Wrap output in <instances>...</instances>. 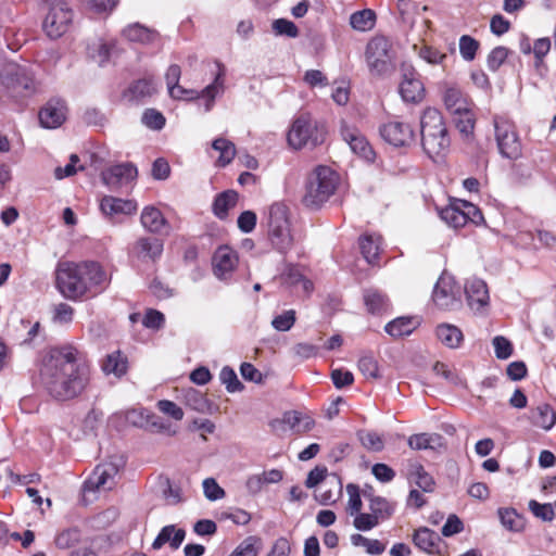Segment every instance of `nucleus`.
Listing matches in <instances>:
<instances>
[{"instance_id":"f257e3e1","label":"nucleus","mask_w":556,"mask_h":556,"mask_svg":"<svg viewBox=\"0 0 556 556\" xmlns=\"http://www.w3.org/2000/svg\"><path fill=\"white\" fill-rule=\"evenodd\" d=\"M77 350L71 345L56 348L45 357L40 369L46 391L56 401H70L83 393L89 383V367L77 359Z\"/></svg>"},{"instance_id":"f03ea898","label":"nucleus","mask_w":556,"mask_h":556,"mask_svg":"<svg viewBox=\"0 0 556 556\" xmlns=\"http://www.w3.org/2000/svg\"><path fill=\"white\" fill-rule=\"evenodd\" d=\"M56 288L68 300L94 296L105 289L110 277L103 267L94 261L60 262L55 270Z\"/></svg>"},{"instance_id":"7ed1b4c3","label":"nucleus","mask_w":556,"mask_h":556,"mask_svg":"<svg viewBox=\"0 0 556 556\" xmlns=\"http://www.w3.org/2000/svg\"><path fill=\"white\" fill-rule=\"evenodd\" d=\"M38 84L31 70L8 63L0 71V101L20 102L37 92Z\"/></svg>"},{"instance_id":"20e7f679","label":"nucleus","mask_w":556,"mask_h":556,"mask_svg":"<svg viewBox=\"0 0 556 556\" xmlns=\"http://www.w3.org/2000/svg\"><path fill=\"white\" fill-rule=\"evenodd\" d=\"M421 146L426 154L433 159L444 154L451 144L446 124L441 112L427 108L420 117Z\"/></svg>"},{"instance_id":"39448f33","label":"nucleus","mask_w":556,"mask_h":556,"mask_svg":"<svg viewBox=\"0 0 556 556\" xmlns=\"http://www.w3.org/2000/svg\"><path fill=\"white\" fill-rule=\"evenodd\" d=\"M267 237L274 250L287 254L294 245L295 239L291 230L288 207L276 202L268 208L266 215Z\"/></svg>"},{"instance_id":"423d86ee","label":"nucleus","mask_w":556,"mask_h":556,"mask_svg":"<svg viewBox=\"0 0 556 556\" xmlns=\"http://www.w3.org/2000/svg\"><path fill=\"white\" fill-rule=\"evenodd\" d=\"M339 177L328 166H317L307 177L303 202L308 207L318 208L334 193Z\"/></svg>"},{"instance_id":"0eeeda50","label":"nucleus","mask_w":556,"mask_h":556,"mask_svg":"<svg viewBox=\"0 0 556 556\" xmlns=\"http://www.w3.org/2000/svg\"><path fill=\"white\" fill-rule=\"evenodd\" d=\"M288 143L295 150L304 147L315 148L326 139V129L309 115L296 117L288 132Z\"/></svg>"},{"instance_id":"6e6552de","label":"nucleus","mask_w":556,"mask_h":556,"mask_svg":"<svg viewBox=\"0 0 556 556\" xmlns=\"http://www.w3.org/2000/svg\"><path fill=\"white\" fill-rule=\"evenodd\" d=\"M365 58L374 76H387L394 71V51L388 37H372L367 43Z\"/></svg>"},{"instance_id":"1a4fd4ad","label":"nucleus","mask_w":556,"mask_h":556,"mask_svg":"<svg viewBox=\"0 0 556 556\" xmlns=\"http://www.w3.org/2000/svg\"><path fill=\"white\" fill-rule=\"evenodd\" d=\"M495 140L502 157L516 161L522 156V143L513 121L504 116L493 118Z\"/></svg>"},{"instance_id":"9d476101","label":"nucleus","mask_w":556,"mask_h":556,"mask_svg":"<svg viewBox=\"0 0 556 556\" xmlns=\"http://www.w3.org/2000/svg\"><path fill=\"white\" fill-rule=\"evenodd\" d=\"M216 66L218 72L215 75V78L212 84L206 86L200 93L193 89H186L179 86V83L175 85V90L173 94H169L170 98L176 100L188 99L192 100L199 97H203L206 99L205 101V112L211 111L214 104V100L217 96L222 94L225 89V74L226 68L220 62H216Z\"/></svg>"},{"instance_id":"9b49d317","label":"nucleus","mask_w":556,"mask_h":556,"mask_svg":"<svg viewBox=\"0 0 556 556\" xmlns=\"http://www.w3.org/2000/svg\"><path fill=\"white\" fill-rule=\"evenodd\" d=\"M432 300L440 309L456 311L462 307V287L453 276L443 273L434 286Z\"/></svg>"},{"instance_id":"f8f14e48","label":"nucleus","mask_w":556,"mask_h":556,"mask_svg":"<svg viewBox=\"0 0 556 556\" xmlns=\"http://www.w3.org/2000/svg\"><path fill=\"white\" fill-rule=\"evenodd\" d=\"M123 462L121 458L111 457L99 464L91 476L85 481V491L110 490L114 485V478L118 473Z\"/></svg>"},{"instance_id":"ddd939ff","label":"nucleus","mask_w":556,"mask_h":556,"mask_svg":"<svg viewBox=\"0 0 556 556\" xmlns=\"http://www.w3.org/2000/svg\"><path fill=\"white\" fill-rule=\"evenodd\" d=\"M159 91L153 76L136 79L123 91L122 99L129 105H142Z\"/></svg>"},{"instance_id":"4468645a","label":"nucleus","mask_w":556,"mask_h":556,"mask_svg":"<svg viewBox=\"0 0 556 556\" xmlns=\"http://www.w3.org/2000/svg\"><path fill=\"white\" fill-rule=\"evenodd\" d=\"M73 16L74 13L66 2L52 7L42 23L46 35H65L70 30Z\"/></svg>"},{"instance_id":"2eb2a0df","label":"nucleus","mask_w":556,"mask_h":556,"mask_svg":"<svg viewBox=\"0 0 556 556\" xmlns=\"http://www.w3.org/2000/svg\"><path fill=\"white\" fill-rule=\"evenodd\" d=\"M342 139L350 146L351 150L366 161H374L375 152L365 136L353 125L342 121L340 126Z\"/></svg>"},{"instance_id":"dca6fc26","label":"nucleus","mask_w":556,"mask_h":556,"mask_svg":"<svg viewBox=\"0 0 556 556\" xmlns=\"http://www.w3.org/2000/svg\"><path fill=\"white\" fill-rule=\"evenodd\" d=\"M379 134L386 142L394 147H405L414 140V129L412 126L400 121H390L382 124L379 128Z\"/></svg>"},{"instance_id":"f3484780","label":"nucleus","mask_w":556,"mask_h":556,"mask_svg":"<svg viewBox=\"0 0 556 556\" xmlns=\"http://www.w3.org/2000/svg\"><path fill=\"white\" fill-rule=\"evenodd\" d=\"M41 127L53 129L60 127L66 118V104L60 98L50 99L39 111Z\"/></svg>"},{"instance_id":"a211bd4d","label":"nucleus","mask_w":556,"mask_h":556,"mask_svg":"<svg viewBox=\"0 0 556 556\" xmlns=\"http://www.w3.org/2000/svg\"><path fill=\"white\" fill-rule=\"evenodd\" d=\"M137 168L131 163L113 165L102 172L103 182L111 189H118L136 179Z\"/></svg>"},{"instance_id":"6ab92c4d","label":"nucleus","mask_w":556,"mask_h":556,"mask_svg":"<svg viewBox=\"0 0 556 556\" xmlns=\"http://www.w3.org/2000/svg\"><path fill=\"white\" fill-rule=\"evenodd\" d=\"M464 291L466 294L468 306L472 311H480L489 303V290L486 283L479 278L468 279L465 283Z\"/></svg>"},{"instance_id":"aec40b11","label":"nucleus","mask_w":556,"mask_h":556,"mask_svg":"<svg viewBox=\"0 0 556 556\" xmlns=\"http://www.w3.org/2000/svg\"><path fill=\"white\" fill-rule=\"evenodd\" d=\"M238 255L229 247H220L213 255V270L218 279H227L236 268Z\"/></svg>"},{"instance_id":"412c9836","label":"nucleus","mask_w":556,"mask_h":556,"mask_svg":"<svg viewBox=\"0 0 556 556\" xmlns=\"http://www.w3.org/2000/svg\"><path fill=\"white\" fill-rule=\"evenodd\" d=\"M101 212L108 217L116 215H130L137 211V203L132 200H124L111 195H105L100 202Z\"/></svg>"},{"instance_id":"4be33fe9","label":"nucleus","mask_w":556,"mask_h":556,"mask_svg":"<svg viewBox=\"0 0 556 556\" xmlns=\"http://www.w3.org/2000/svg\"><path fill=\"white\" fill-rule=\"evenodd\" d=\"M424 85L414 72L405 73L400 84V93L405 102L417 103L424 98Z\"/></svg>"},{"instance_id":"5701e85b","label":"nucleus","mask_w":556,"mask_h":556,"mask_svg":"<svg viewBox=\"0 0 556 556\" xmlns=\"http://www.w3.org/2000/svg\"><path fill=\"white\" fill-rule=\"evenodd\" d=\"M87 53L99 65H103L114 53L113 40L110 37H92L87 45Z\"/></svg>"},{"instance_id":"b1692460","label":"nucleus","mask_w":556,"mask_h":556,"mask_svg":"<svg viewBox=\"0 0 556 556\" xmlns=\"http://www.w3.org/2000/svg\"><path fill=\"white\" fill-rule=\"evenodd\" d=\"M443 102L446 110L456 115L471 109V103L464 92L457 87H447L443 94Z\"/></svg>"},{"instance_id":"393cba45","label":"nucleus","mask_w":556,"mask_h":556,"mask_svg":"<svg viewBox=\"0 0 556 556\" xmlns=\"http://www.w3.org/2000/svg\"><path fill=\"white\" fill-rule=\"evenodd\" d=\"M407 479L414 482L424 492L430 493L434 491L435 482L433 477L427 472L424 466L418 462H410L408 464Z\"/></svg>"},{"instance_id":"a878e982","label":"nucleus","mask_w":556,"mask_h":556,"mask_svg":"<svg viewBox=\"0 0 556 556\" xmlns=\"http://www.w3.org/2000/svg\"><path fill=\"white\" fill-rule=\"evenodd\" d=\"M531 424L543 430H551L556 424V412L546 403H542L530 409Z\"/></svg>"},{"instance_id":"bb28decb","label":"nucleus","mask_w":556,"mask_h":556,"mask_svg":"<svg viewBox=\"0 0 556 556\" xmlns=\"http://www.w3.org/2000/svg\"><path fill=\"white\" fill-rule=\"evenodd\" d=\"M440 541V535L435 531L427 527H421L417 529L413 535V542L416 545V547L428 554H433L438 552Z\"/></svg>"},{"instance_id":"cd10ccee","label":"nucleus","mask_w":556,"mask_h":556,"mask_svg":"<svg viewBox=\"0 0 556 556\" xmlns=\"http://www.w3.org/2000/svg\"><path fill=\"white\" fill-rule=\"evenodd\" d=\"M185 536L186 531L184 529H177L174 525L165 526L153 541L152 547L160 549L165 543H169L173 549H177L185 540Z\"/></svg>"},{"instance_id":"c85d7f7f","label":"nucleus","mask_w":556,"mask_h":556,"mask_svg":"<svg viewBox=\"0 0 556 556\" xmlns=\"http://www.w3.org/2000/svg\"><path fill=\"white\" fill-rule=\"evenodd\" d=\"M463 200L454 199L447 206L439 212L441 219L452 228H460L467 224V219L464 216V207L460 206Z\"/></svg>"},{"instance_id":"c756f323","label":"nucleus","mask_w":556,"mask_h":556,"mask_svg":"<svg viewBox=\"0 0 556 556\" xmlns=\"http://www.w3.org/2000/svg\"><path fill=\"white\" fill-rule=\"evenodd\" d=\"M520 50L525 54H530L533 52L535 58L534 66L536 70H540V67L543 65L544 56L551 50V40L548 37H541L534 41L533 46H531L529 40L525 38L520 42Z\"/></svg>"},{"instance_id":"7c9ffc66","label":"nucleus","mask_w":556,"mask_h":556,"mask_svg":"<svg viewBox=\"0 0 556 556\" xmlns=\"http://www.w3.org/2000/svg\"><path fill=\"white\" fill-rule=\"evenodd\" d=\"M105 375H114L116 378L123 377L128 369V359L121 351L108 354L101 366Z\"/></svg>"},{"instance_id":"2f4dec72","label":"nucleus","mask_w":556,"mask_h":556,"mask_svg":"<svg viewBox=\"0 0 556 556\" xmlns=\"http://www.w3.org/2000/svg\"><path fill=\"white\" fill-rule=\"evenodd\" d=\"M140 220L148 231L154 233H161L167 224L162 212L154 206H146L142 210Z\"/></svg>"},{"instance_id":"473e14b6","label":"nucleus","mask_w":556,"mask_h":556,"mask_svg":"<svg viewBox=\"0 0 556 556\" xmlns=\"http://www.w3.org/2000/svg\"><path fill=\"white\" fill-rule=\"evenodd\" d=\"M137 250L142 261L155 262L163 252V242L157 238H140L137 241Z\"/></svg>"},{"instance_id":"72a5a7b5","label":"nucleus","mask_w":556,"mask_h":556,"mask_svg":"<svg viewBox=\"0 0 556 556\" xmlns=\"http://www.w3.org/2000/svg\"><path fill=\"white\" fill-rule=\"evenodd\" d=\"M498 518L502 526L511 532H521L526 527V518L518 514L515 508H498Z\"/></svg>"},{"instance_id":"f704fd0d","label":"nucleus","mask_w":556,"mask_h":556,"mask_svg":"<svg viewBox=\"0 0 556 556\" xmlns=\"http://www.w3.org/2000/svg\"><path fill=\"white\" fill-rule=\"evenodd\" d=\"M438 339L447 348L456 349L460 345L464 336L462 330L450 324H442L437 327Z\"/></svg>"},{"instance_id":"c9c22d12","label":"nucleus","mask_w":556,"mask_h":556,"mask_svg":"<svg viewBox=\"0 0 556 556\" xmlns=\"http://www.w3.org/2000/svg\"><path fill=\"white\" fill-rule=\"evenodd\" d=\"M377 15L371 9H363L350 16V25L356 31H369L376 24Z\"/></svg>"},{"instance_id":"e433bc0d","label":"nucleus","mask_w":556,"mask_h":556,"mask_svg":"<svg viewBox=\"0 0 556 556\" xmlns=\"http://www.w3.org/2000/svg\"><path fill=\"white\" fill-rule=\"evenodd\" d=\"M417 327V323L412 317H397L388 323L384 330L393 338H400L410 334Z\"/></svg>"},{"instance_id":"4c0bfd02","label":"nucleus","mask_w":556,"mask_h":556,"mask_svg":"<svg viewBox=\"0 0 556 556\" xmlns=\"http://www.w3.org/2000/svg\"><path fill=\"white\" fill-rule=\"evenodd\" d=\"M283 422L298 433L307 432L314 427V420L309 416L296 410L285 413Z\"/></svg>"},{"instance_id":"58836bf2","label":"nucleus","mask_w":556,"mask_h":556,"mask_svg":"<svg viewBox=\"0 0 556 556\" xmlns=\"http://www.w3.org/2000/svg\"><path fill=\"white\" fill-rule=\"evenodd\" d=\"M238 200V193L232 190L219 193L213 202L214 214L223 219L227 216L230 207L235 206Z\"/></svg>"},{"instance_id":"ea45409f","label":"nucleus","mask_w":556,"mask_h":556,"mask_svg":"<svg viewBox=\"0 0 556 556\" xmlns=\"http://www.w3.org/2000/svg\"><path fill=\"white\" fill-rule=\"evenodd\" d=\"M364 302L368 312L372 314H380L387 311L389 306L388 298L376 289L365 290Z\"/></svg>"},{"instance_id":"a19ab883","label":"nucleus","mask_w":556,"mask_h":556,"mask_svg":"<svg viewBox=\"0 0 556 556\" xmlns=\"http://www.w3.org/2000/svg\"><path fill=\"white\" fill-rule=\"evenodd\" d=\"M212 148L215 151L219 152V157L217 159V164L222 167L228 165L236 156L235 144L225 138L215 139L212 142Z\"/></svg>"},{"instance_id":"79ce46f5","label":"nucleus","mask_w":556,"mask_h":556,"mask_svg":"<svg viewBox=\"0 0 556 556\" xmlns=\"http://www.w3.org/2000/svg\"><path fill=\"white\" fill-rule=\"evenodd\" d=\"M359 249L367 263L372 264L379 255V237L375 238L371 235L361 237Z\"/></svg>"},{"instance_id":"37998d69","label":"nucleus","mask_w":556,"mask_h":556,"mask_svg":"<svg viewBox=\"0 0 556 556\" xmlns=\"http://www.w3.org/2000/svg\"><path fill=\"white\" fill-rule=\"evenodd\" d=\"M369 509L378 520L388 519L394 511L393 505L381 496H371L369 498Z\"/></svg>"},{"instance_id":"c03bdc74","label":"nucleus","mask_w":556,"mask_h":556,"mask_svg":"<svg viewBox=\"0 0 556 556\" xmlns=\"http://www.w3.org/2000/svg\"><path fill=\"white\" fill-rule=\"evenodd\" d=\"M528 508L535 518L543 522H552L555 519V510L552 503L542 504L535 500H530Z\"/></svg>"},{"instance_id":"a18cd8bd","label":"nucleus","mask_w":556,"mask_h":556,"mask_svg":"<svg viewBox=\"0 0 556 556\" xmlns=\"http://www.w3.org/2000/svg\"><path fill=\"white\" fill-rule=\"evenodd\" d=\"M351 543L354 546H363L366 548V552L370 555H380L384 552L386 546L378 540H372L365 538L359 533H355L351 535Z\"/></svg>"},{"instance_id":"49530a36","label":"nucleus","mask_w":556,"mask_h":556,"mask_svg":"<svg viewBox=\"0 0 556 556\" xmlns=\"http://www.w3.org/2000/svg\"><path fill=\"white\" fill-rule=\"evenodd\" d=\"M440 439L441 437L438 434L417 433L408 438L407 444L412 450L420 451L433 448Z\"/></svg>"},{"instance_id":"de8ad7c7","label":"nucleus","mask_w":556,"mask_h":556,"mask_svg":"<svg viewBox=\"0 0 556 556\" xmlns=\"http://www.w3.org/2000/svg\"><path fill=\"white\" fill-rule=\"evenodd\" d=\"M261 539L257 536H248L244 539L229 556H257L260 552Z\"/></svg>"},{"instance_id":"09e8293b","label":"nucleus","mask_w":556,"mask_h":556,"mask_svg":"<svg viewBox=\"0 0 556 556\" xmlns=\"http://www.w3.org/2000/svg\"><path fill=\"white\" fill-rule=\"evenodd\" d=\"M219 379L230 393L243 390V384L239 381L236 371L229 366L222 368Z\"/></svg>"},{"instance_id":"8fccbe9b","label":"nucleus","mask_w":556,"mask_h":556,"mask_svg":"<svg viewBox=\"0 0 556 556\" xmlns=\"http://www.w3.org/2000/svg\"><path fill=\"white\" fill-rule=\"evenodd\" d=\"M454 122L457 127V129L465 136L471 135L473 132L475 128V114L470 110H467L464 113H459L454 115Z\"/></svg>"},{"instance_id":"3c124183","label":"nucleus","mask_w":556,"mask_h":556,"mask_svg":"<svg viewBox=\"0 0 556 556\" xmlns=\"http://www.w3.org/2000/svg\"><path fill=\"white\" fill-rule=\"evenodd\" d=\"M141 122L150 129L160 130L165 125L164 115L155 109H147L141 117Z\"/></svg>"},{"instance_id":"603ef678","label":"nucleus","mask_w":556,"mask_h":556,"mask_svg":"<svg viewBox=\"0 0 556 556\" xmlns=\"http://www.w3.org/2000/svg\"><path fill=\"white\" fill-rule=\"evenodd\" d=\"M358 439L364 447L374 452H380L384 446L382 438L372 431H359Z\"/></svg>"},{"instance_id":"864d4df0","label":"nucleus","mask_w":556,"mask_h":556,"mask_svg":"<svg viewBox=\"0 0 556 556\" xmlns=\"http://www.w3.org/2000/svg\"><path fill=\"white\" fill-rule=\"evenodd\" d=\"M80 540V532L76 528L63 530L55 536V545L59 548H70Z\"/></svg>"},{"instance_id":"5fc2aeb1","label":"nucleus","mask_w":556,"mask_h":556,"mask_svg":"<svg viewBox=\"0 0 556 556\" xmlns=\"http://www.w3.org/2000/svg\"><path fill=\"white\" fill-rule=\"evenodd\" d=\"M295 319V311L289 309L276 316L271 321V326L277 331H288L293 327Z\"/></svg>"},{"instance_id":"6e6d98bb","label":"nucleus","mask_w":556,"mask_h":556,"mask_svg":"<svg viewBox=\"0 0 556 556\" xmlns=\"http://www.w3.org/2000/svg\"><path fill=\"white\" fill-rule=\"evenodd\" d=\"M358 369L367 377L377 379L378 375V362L371 355H364L358 361Z\"/></svg>"},{"instance_id":"4d7b16f0","label":"nucleus","mask_w":556,"mask_h":556,"mask_svg":"<svg viewBox=\"0 0 556 556\" xmlns=\"http://www.w3.org/2000/svg\"><path fill=\"white\" fill-rule=\"evenodd\" d=\"M203 492L208 501H217L225 496V491L218 485L214 478H206L203 481Z\"/></svg>"},{"instance_id":"13d9d810","label":"nucleus","mask_w":556,"mask_h":556,"mask_svg":"<svg viewBox=\"0 0 556 556\" xmlns=\"http://www.w3.org/2000/svg\"><path fill=\"white\" fill-rule=\"evenodd\" d=\"M460 206L464 207V216L467 219V223H472L475 225H481L484 223V217L480 208L471 202L463 200Z\"/></svg>"},{"instance_id":"bf43d9fd","label":"nucleus","mask_w":556,"mask_h":556,"mask_svg":"<svg viewBox=\"0 0 556 556\" xmlns=\"http://www.w3.org/2000/svg\"><path fill=\"white\" fill-rule=\"evenodd\" d=\"M165 323V316L160 311L150 308L146 312L144 317L142 319V324L144 327L149 329L159 330L163 327Z\"/></svg>"},{"instance_id":"052dcab7","label":"nucleus","mask_w":556,"mask_h":556,"mask_svg":"<svg viewBox=\"0 0 556 556\" xmlns=\"http://www.w3.org/2000/svg\"><path fill=\"white\" fill-rule=\"evenodd\" d=\"M286 281L290 285H298L302 282L303 289L309 292L313 289V283L305 279L301 270L295 266H290L286 271Z\"/></svg>"},{"instance_id":"680f3d73","label":"nucleus","mask_w":556,"mask_h":556,"mask_svg":"<svg viewBox=\"0 0 556 556\" xmlns=\"http://www.w3.org/2000/svg\"><path fill=\"white\" fill-rule=\"evenodd\" d=\"M479 48V42L473 37H460L459 39V51L462 56L471 61L475 59L476 52Z\"/></svg>"},{"instance_id":"e2e57ef3","label":"nucleus","mask_w":556,"mask_h":556,"mask_svg":"<svg viewBox=\"0 0 556 556\" xmlns=\"http://www.w3.org/2000/svg\"><path fill=\"white\" fill-rule=\"evenodd\" d=\"M493 346L495 350V355L500 359H507L513 354L511 343L502 336H496L493 339Z\"/></svg>"},{"instance_id":"0e129e2a","label":"nucleus","mask_w":556,"mask_h":556,"mask_svg":"<svg viewBox=\"0 0 556 556\" xmlns=\"http://www.w3.org/2000/svg\"><path fill=\"white\" fill-rule=\"evenodd\" d=\"M379 523V520L372 514L358 513L354 518L353 525L359 531H369Z\"/></svg>"},{"instance_id":"69168bd1","label":"nucleus","mask_w":556,"mask_h":556,"mask_svg":"<svg viewBox=\"0 0 556 556\" xmlns=\"http://www.w3.org/2000/svg\"><path fill=\"white\" fill-rule=\"evenodd\" d=\"M157 408L160 412L172 417L175 420H181L184 418L182 409L173 401L161 400L157 402Z\"/></svg>"},{"instance_id":"338daca9","label":"nucleus","mask_w":556,"mask_h":556,"mask_svg":"<svg viewBox=\"0 0 556 556\" xmlns=\"http://www.w3.org/2000/svg\"><path fill=\"white\" fill-rule=\"evenodd\" d=\"M418 54L429 64H439L444 58H446L444 53L427 45H422L419 48Z\"/></svg>"},{"instance_id":"774afa93","label":"nucleus","mask_w":556,"mask_h":556,"mask_svg":"<svg viewBox=\"0 0 556 556\" xmlns=\"http://www.w3.org/2000/svg\"><path fill=\"white\" fill-rule=\"evenodd\" d=\"M256 220H257V217L254 212L244 211L239 215L237 224H238L239 229L242 232L249 233V232L253 231V229L255 228Z\"/></svg>"}]
</instances>
